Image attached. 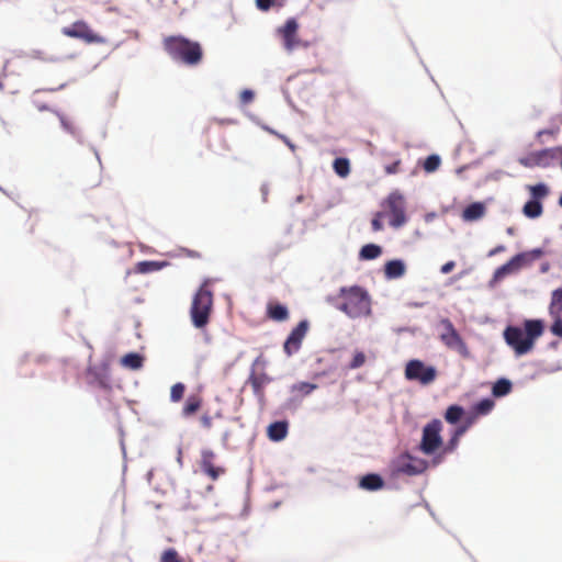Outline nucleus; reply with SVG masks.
I'll use <instances>...</instances> for the list:
<instances>
[{
    "mask_svg": "<svg viewBox=\"0 0 562 562\" xmlns=\"http://www.w3.org/2000/svg\"><path fill=\"white\" fill-rule=\"evenodd\" d=\"M36 108L41 112H46L47 111V112H52L53 113V110H56L55 108L50 106L47 103H36Z\"/></svg>",
    "mask_w": 562,
    "mask_h": 562,
    "instance_id": "nucleus-57",
    "label": "nucleus"
},
{
    "mask_svg": "<svg viewBox=\"0 0 562 562\" xmlns=\"http://www.w3.org/2000/svg\"><path fill=\"white\" fill-rule=\"evenodd\" d=\"M164 48L175 63L188 67H195L203 59L201 43L181 34L165 37Z\"/></svg>",
    "mask_w": 562,
    "mask_h": 562,
    "instance_id": "nucleus-3",
    "label": "nucleus"
},
{
    "mask_svg": "<svg viewBox=\"0 0 562 562\" xmlns=\"http://www.w3.org/2000/svg\"><path fill=\"white\" fill-rule=\"evenodd\" d=\"M559 160L558 146L544 147L536 150H531L524 156L517 158V162L528 169L532 168H551L557 165Z\"/></svg>",
    "mask_w": 562,
    "mask_h": 562,
    "instance_id": "nucleus-9",
    "label": "nucleus"
},
{
    "mask_svg": "<svg viewBox=\"0 0 562 562\" xmlns=\"http://www.w3.org/2000/svg\"><path fill=\"white\" fill-rule=\"evenodd\" d=\"M302 398L299 395L290 396L281 406V411L295 412L301 405Z\"/></svg>",
    "mask_w": 562,
    "mask_h": 562,
    "instance_id": "nucleus-44",
    "label": "nucleus"
},
{
    "mask_svg": "<svg viewBox=\"0 0 562 562\" xmlns=\"http://www.w3.org/2000/svg\"><path fill=\"white\" fill-rule=\"evenodd\" d=\"M215 458V453L211 449H203L201 451V461L200 468L201 471L212 479L213 481L217 480L224 472V468L220 465H214L213 460Z\"/></svg>",
    "mask_w": 562,
    "mask_h": 562,
    "instance_id": "nucleus-17",
    "label": "nucleus"
},
{
    "mask_svg": "<svg viewBox=\"0 0 562 562\" xmlns=\"http://www.w3.org/2000/svg\"><path fill=\"white\" fill-rule=\"evenodd\" d=\"M9 63H10L9 59H7L4 61L3 67L0 72V91H2L4 89L3 78H5L8 76L7 69H8Z\"/></svg>",
    "mask_w": 562,
    "mask_h": 562,
    "instance_id": "nucleus-52",
    "label": "nucleus"
},
{
    "mask_svg": "<svg viewBox=\"0 0 562 562\" xmlns=\"http://www.w3.org/2000/svg\"><path fill=\"white\" fill-rule=\"evenodd\" d=\"M513 391V382L506 376L494 380V400L507 396Z\"/></svg>",
    "mask_w": 562,
    "mask_h": 562,
    "instance_id": "nucleus-34",
    "label": "nucleus"
},
{
    "mask_svg": "<svg viewBox=\"0 0 562 562\" xmlns=\"http://www.w3.org/2000/svg\"><path fill=\"white\" fill-rule=\"evenodd\" d=\"M526 190L528 191L529 194L528 199L542 203L543 200L548 198L551 192L549 184L544 181H539L533 184H527Z\"/></svg>",
    "mask_w": 562,
    "mask_h": 562,
    "instance_id": "nucleus-29",
    "label": "nucleus"
},
{
    "mask_svg": "<svg viewBox=\"0 0 562 562\" xmlns=\"http://www.w3.org/2000/svg\"><path fill=\"white\" fill-rule=\"evenodd\" d=\"M260 126L263 131L268 132L271 135H274L276 137H277V134H280L278 131H276L274 128H272L271 126H269L267 124H260Z\"/></svg>",
    "mask_w": 562,
    "mask_h": 562,
    "instance_id": "nucleus-60",
    "label": "nucleus"
},
{
    "mask_svg": "<svg viewBox=\"0 0 562 562\" xmlns=\"http://www.w3.org/2000/svg\"><path fill=\"white\" fill-rule=\"evenodd\" d=\"M549 315L552 318V323L550 325L551 334L562 339V314L553 313Z\"/></svg>",
    "mask_w": 562,
    "mask_h": 562,
    "instance_id": "nucleus-43",
    "label": "nucleus"
},
{
    "mask_svg": "<svg viewBox=\"0 0 562 562\" xmlns=\"http://www.w3.org/2000/svg\"><path fill=\"white\" fill-rule=\"evenodd\" d=\"M551 269V263L549 261H542L539 266V272L541 274L548 273Z\"/></svg>",
    "mask_w": 562,
    "mask_h": 562,
    "instance_id": "nucleus-58",
    "label": "nucleus"
},
{
    "mask_svg": "<svg viewBox=\"0 0 562 562\" xmlns=\"http://www.w3.org/2000/svg\"><path fill=\"white\" fill-rule=\"evenodd\" d=\"M213 308V293L210 289L200 285L195 291L191 307L190 317L192 325L198 329H203L210 323V316Z\"/></svg>",
    "mask_w": 562,
    "mask_h": 562,
    "instance_id": "nucleus-6",
    "label": "nucleus"
},
{
    "mask_svg": "<svg viewBox=\"0 0 562 562\" xmlns=\"http://www.w3.org/2000/svg\"><path fill=\"white\" fill-rule=\"evenodd\" d=\"M266 315L271 321L282 323L289 319L290 311L286 304L279 301H270L266 306Z\"/></svg>",
    "mask_w": 562,
    "mask_h": 562,
    "instance_id": "nucleus-25",
    "label": "nucleus"
},
{
    "mask_svg": "<svg viewBox=\"0 0 562 562\" xmlns=\"http://www.w3.org/2000/svg\"><path fill=\"white\" fill-rule=\"evenodd\" d=\"M520 272L518 262L512 256L506 262L494 269V283L501 282L504 279L516 276Z\"/></svg>",
    "mask_w": 562,
    "mask_h": 562,
    "instance_id": "nucleus-27",
    "label": "nucleus"
},
{
    "mask_svg": "<svg viewBox=\"0 0 562 562\" xmlns=\"http://www.w3.org/2000/svg\"><path fill=\"white\" fill-rule=\"evenodd\" d=\"M160 562H184V560L175 548L169 547L161 552Z\"/></svg>",
    "mask_w": 562,
    "mask_h": 562,
    "instance_id": "nucleus-41",
    "label": "nucleus"
},
{
    "mask_svg": "<svg viewBox=\"0 0 562 562\" xmlns=\"http://www.w3.org/2000/svg\"><path fill=\"white\" fill-rule=\"evenodd\" d=\"M492 198H487L485 201H473L465 205L461 212V218L465 223H473L482 218L486 213V203Z\"/></svg>",
    "mask_w": 562,
    "mask_h": 562,
    "instance_id": "nucleus-19",
    "label": "nucleus"
},
{
    "mask_svg": "<svg viewBox=\"0 0 562 562\" xmlns=\"http://www.w3.org/2000/svg\"><path fill=\"white\" fill-rule=\"evenodd\" d=\"M261 364L262 367L267 366V360L262 357V355H259L252 362L250 368V373L247 379L246 383H249L251 386L254 384H258L260 387L265 389L267 384L273 381V378L270 376L265 371L257 373L256 372V366Z\"/></svg>",
    "mask_w": 562,
    "mask_h": 562,
    "instance_id": "nucleus-23",
    "label": "nucleus"
},
{
    "mask_svg": "<svg viewBox=\"0 0 562 562\" xmlns=\"http://www.w3.org/2000/svg\"><path fill=\"white\" fill-rule=\"evenodd\" d=\"M432 463L430 460L423 459L409 452L402 451L390 462V476L396 479L400 475L417 476L425 473Z\"/></svg>",
    "mask_w": 562,
    "mask_h": 562,
    "instance_id": "nucleus-5",
    "label": "nucleus"
},
{
    "mask_svg": "<svg viewBox=\"0 0 562 562\" xmlns=\"http://www.w3.org/2000/svg\"><path fill=\"white\" fill-rule=\"evenodd\" d=\"M383 254V247L375 243H367L361 246L358 252L360 261H371L378 259Z\"/></svg>",
    "mask_w": 562,
    "mask_h": 562,
    "instance_id": "nucleus-30",
    "label": "nucleus"
},
{
    "mask_svg": "<svg viewBox=\"0 0 562 562\" xmlns=\"http://www.w3.org/2000/svg\"><path fill=\"white\" fill-rule=\"evenodd\" d=\"M169 265L167 260H140L135 263L133 271L137 274H148L160 271Z\"/></svg>",
    "mask_w": 562,
    "mask_h": 562,
    "instance_id": "nucleus-28",
    "label": "nucleus"
},
{
    "mask_svg": "<svg viewBox=\"0 0 562 562\" xmlns=\"http://www.w3.org/2000/svg\"><path fill=\"white\" fill-rule=\"evenodd\" d=\"M437 217V213L435 211L427 212L424 215V220L426 223H431Z\"/></svg>",
    "mask_w": 562,
    "mask_h": 562,
    "instance_id": "nucleus-59",
    "label": "nucleus"
},
{
    "mask_svg": "<svg viewBox=\"0 0 562 562\" xmlns=\"http://www.w3.org/2000/svg\"><path fill=\"white\" fill-rule=\"evenodd\" d=\"M277 137L281 139L290 148L291 151H295L296 145L286 135L277 134Z\"/></svg>",
    "mask_w": 562,
    "mask_h": 562,
    "instance_id": "nucleus-50",
    "label": "nucleus"
},
{
    "mask_svg": "<svg viewBox=\"0 0 562 562\" xmlns=\"http://www.w3.org/2000/svg\"><path fill=\"white\" fill-rule=\"evenodd\" d=\"M560 132V128L559 126H550V127H544V128H541L539 130L536 135H535V138L537 142L539 143H543V139L542 137L548 135V136H554L557 135L558 133Z\"/></svg>",
    "mask_w": 562,
    "mask_h": 562,
    "instance_id": "nucleus-45",
    "label": "nucleus"
},
{
    "mask_svg": "<svg viewBox=\"0 0 562 562\" xmlns=\"http://www.w3.org/2000/svg\"><path fill=\"white\" fill-rule=\"evenodd\" d=\"M371 301L369 291L359 284L340 286L337 295L326 296L328 304L352 319L370 316L372 313Z\"/></svg>",
    "mask_w": 562,
    "mask_h": 562,
    "instance_id": "nucleus-2",
    "label": "nucleus"
},
{
    "mask_svg": "<svg viewBox=\"0 0 562 562\" xmlns=\"http://www.w3.org/2000/svg\"><path fill=\"white\" fill-rule=\"evenodd\" d=\"M289 428L290 422L288 419H276L268 424L266 434L270 441L281 442L288 437Z\"/></svg>",
    "mask_w": 562,
    "mask_h": 562,
    "instance_id": "nucleus-20",
    "label": "nucleus"
},
{
    "mask_svg": "<svg viewBox=\"0 0 562 562\" xmlns=\"http://www.w3.org/2000/svg\"><path fill=\"white\" fill-rule=\"evenodd\" d=\"M442 416L451 427H457L464 423L468 417V411L461 404L452 403L447 406Z\"/></svg>",
    "mask_w": 562,
    "mask_h": 562,
    "instance_id": "nucleus-24",
    "label": "nucleus"
},
{
    "mask_svg": "<svg viewBox=\"0 0 562 562\" xmlns=\"http://www.w3.org/2000/svg\"><path fill=\"white\" fill-rule=\"evenodd\" d=\"M311 323L307 318H302L288 334L283 341V352L286 357L297 353L302 347L303 340L310 329Z\"/></svg>",
    "mask_w": 562,
    "mask_h": 562,
    "instance_id": "nucleus-14",
    "label": "nucleus"
},
{
    "mask_svg": "<svg viewBox=\"0 0 562 562\" xmlns=\"http://www.w3.org/2000/svg\"><path fill=\"white\" fill-rule=\"evenodd\" d=\"M384 214L382 212H376L371 220V228L373 232H380L384 228L383 223Z\"/></svg>",
    "mask_w": 562,
    "mask_h": 562,
    "instance_id": "nucleus-47",
    "label": "nucleus"
},
{
    "mask_svg": "<svg viewBox=\"0 0 562 562\" xmlns=\"http://www.w3.org/2000/svg\"><path fill=\"white\" fill-rule=\"evenodd\" d=\"M401 160H395L391 164L385 165L384 170L387 175H395L400 171Z\"/></svg>",
    "mask_w": 562,
    "mask_h": 562,
    "instance_id": "nucleus-49",
    "label": "nucleus"
},
{
    "mask_svg": "<svg viewBox=\"0 0 562 562\" xmlns=\"http://www.w3.org/2000/svg\"><path fill=\"white\" fill-rule=\"evenodd\" d=\"M260 193H261V199H262V202H267L268 200V194H269V186L267 182H263L260 187Z\"/></svg>",
    "mask_w": 562,
    "mask_h": 562,
    "instance_id": "nucleus-56",
    "label": "nucleus"
},
{
    "mask_svg": "<svg viewBox=\"0 0 562 562\" xmlns=\"http://www.w3.org/2000/svg\"><path fill=\"white\" fill-rule=\"evenodd\" d=\"M358 487L367 492H379L383 488H397L396 485L386 484L379 472H367L358 476Z\"/></svg>",
    "mask_w": 562,
    "mask_h": 562,
    "instance_id": "nucleus-16",
    "label": "nucleus"
},
{
    "mask_svg": "<svg viewBox=\"0 0 562 562\" xmlns=\"http://www.w3.org/2000/svg\"><path fill=\"white\" fill-rule=\"evenodd\" d=\"M505 250H506L505 245L499 244V245L494 246V255L501 254Z\"/></svg>",
    "mask_w": 562,
    "mask_h": 562,
    "instance_id": "nucleus-63",
    "label": "nucleus"
},
{
    "mask_svg": "<svg viewBox=\"0 0 562 562\" xmlns=\"http://www.w3.org/2000/svg\"><path fill=\"white\" fill-rule=\"evenodd\" d=\"M468 417L464 423L472 427L481 417L492 413V393L473 402L468 408Z\"/></svg>",
    "mask_w": 562,
    "mask_h": 562,
    "instance_id": "nucleus-15",
    "label": "nucleus"
},
{
    "mask_svg": "<svg viewBox=\"0 0 562 562\" xmlns=\"http://www.w3.org/2000/svg\"><path fill=\"white\" fill-rule=\"evenodd\" d=\"M477 165V161H473V162H470V164H465V165H462V166H459L457 169H456V173L458 176H461L465 170L474 167Z\"/></svg>",
    "mask_w": 562,
    "mask_h": 562,
    "instance_id": "nucleus-54",
    "label": "nucleus"
},
{
    "mask_svg": "<svg viewBox=\"0 0 562 562\" xmlns=\"http://www.w3.org/2000/svg\"><path fill=\"white\" fill-rule=\"evenodd\" d=\"M443 425L441 419L431 418L422 428V438L415 449L425 456L430 457L432 468L443 462V437L441 435Z\"/></svg>",
    "mask_w": 562,
    "mask_h": 562,
    "instance_id": "nucleus-4",
    "label": "nucleus"
},
{
    "mask_svg": "<svg viewBox=\"0 0 562 562\" xmlns=\"http://www.w3.org/2000/svg\"><path fill=\"white\" fill-rule=\"evenodd\" d=\"M252 393L256 396L260 407H263L266 405V397H265V389L260 387L258 384H254L251 386Z\"/></svg>",
    "mask_w": 562,
    "mask_h": 562,
    "instance_id": "nucleus-48",
    "label": "nucleus"
},
{
    "mask_svg": "<svg viewBox=\"0 0 562 562\" xmlns=\"http://www.w3.org/2000/svg\"><path fill=\"white\" fill-rule=\"evenodd\" d=\"M547 249L541 247H535L532 249L518 251L514 255L516 261L518 262L520 271L525 268H528L532 266V263L539 259H541L543 256L547 255Z\"/></svg>",
    "mask_w": 562,
    "mask_h": 562,
    "instance_id": "nucleus-21",
    "label": "nucleus"
},
{
    "mask_svg": "<svg viewBox=\"0 0 562 562\" xmlns=\"http://www.w3.org/2000/svg\"><path fill=\"white\" fill-rule=\"evenodd\" d=\"M177 462L179 463L180 467L183 465V463H182V449H181V447H178V450H177Z\"/></svg>",
    "mask_w": 562,
    "mask_h": 562,
    "instance_id": "nucleus-64",
    "label": "nucleus"
},
{
    "mask_svg": "<svg viewBox=\"0 0 562 562\" xmlns=\"http://www.w3.org/2000/svg\"><path fill=\"white\" fill-rule=\"evenodd\" d=\"M29 358H30V353H29V352H24V353L19 358V361H18L19 366H23L24 363H26V362H27V360H29Z\"/></svg>",
    "mask_w": 562,
    "mask_h": 562,
    "instance_id": "nucleus-61",
    "label": "nucleus"
},
{
    "mask_svg": "<svg viewBox=\"0 0 562 562\" xmlns=\"http://www.w3.org/2000/svg\"><path fill=\"white\" fill-rule=\"evenodd\" d=\"M546 326L542 318H524L519 325L508 324L503 337L515 356L522 357L532 351L537 340L544 334Z\"/></svg>",
    "mask_w": 562,
    "mask_h": 562,
    "instance_id": "nucleus-1",
    "label": "nucleus"
},
{
    "mask_svg": "<svg viewBox=\"0 0 562 562\" xmlns=\"http://www.w3.org/2000/svg\"><path fill=\"white\" fill-rule=\"evenodd\" d=\"M441 157L439 154L432 153L427 155L423 160L419 159L418 164L423 167L426 173H434L441 166Z\"/></svg>",
    "mask_w": 562,
    "mask_h": 562,
    "instance_id": "nucleus-35",
    "label": "nucleus"
},
{
    "mask_svg": "<svg viewBox=\"0 0 562 562\" xmlns=\"http://www.w3.org/2000/svg\"><path fill=\"white\" fill-rule=\"evenodd\" d=\"M286 0H255V5L257 10L261 12H268L273 7L282 8L284 7Z\"/></svg>",
    "mask_w": 562,
    "mask_h": 562,
    "instance_id": "nucleus-39",
    "label": "nucleus"
},
{
    "mask_svg": "<svg viewBox=\"0 0 562 562\" xmlns=\"http://www.w3.org/2000/svg\"><path fill=\"white\" fill-rule=\"evenodd\" d=\"M366 360H367L366 353L362 350L356 349L352 355L351 360L348 363V369H350V370L359 369L366 363Z\"/></svg>",
    "mask_w": 562,
    "mask_h": 562,
    "instance_id": "nucleus-42",
    "label": "nucleus"
},
{
    "mask_svg": "<svg viewBox=\"0 0 562 562\" xmlns=\"http://www.w3.org/2000/svg\"><path fill=\"white\" fill-rule=\"evenodd\" d=\"M382 270L385 280H398L406 274L407 265L402 258H392L384 262Z\"/></svg>",
    "mask_w": 562,
    "mask_h": 562,
    "instance_id": "nucleus-18",
    "label": "nucleus"
},
{
    "mask_svg": "<svg viewBox=\"0 0 562 562\" xmlns=\"http://www.w3.org/2000/svg\"><path fill=\"white\" fill-rule=\"evenodd\" d=\"M381 205L387 211L389 225L392 228L398 229L407 223L405 198L400 190L391 191Z\"/></svg>",
    "mask_w": 562,
    "mask_h": 562,
    "instance_id": "nucleus-8",
    "label": "nucleus"
},
{
    "mask_svg": "<svg viewBox=\"0 0 562 562\" xmlns=\"http://www.w3.org/2000/svg\"><path fill=\"white\" fill-rule=\"evenodd\" d=\"M48 360V357L46 355H38L35 358V362L38 364H44Z\"/></svg>",
    "mask_w": 562,
    "mask_h": 562,
    "instance_id": "nucleus-62",
    "label": "nucleus"
},
{
    "mask_svg": "<svg viewBox=\"0 0 562 562\" xmlns=\"http://www.w3.org/2000/svg\"><path fill=\"white\" fill-rule=\"evenodd\" d=\"M85 375L88 385L98 387L105 393L112 392L111 368L108 358H104L99 364H95L92 362V353H90Z\"/></svg>",
    "mask_w": 562,
    "mask_h": 562,
    "instance_id": "nucleus-7",
    "label": "nucleus"
},
{
    "mask_svg": "<svg viewBox=\"0 0 562 562\" xmlns=\"http://www.w3.org/2000/svg\"><path fill=\"white\" fill-rule=\"evenodd\" d=\"M404 375L408 381H415L422 385H429L436 380L438 370L432 364H427L420 359L413 358L406 362Z\"/></svg>",
    "mask_w": 562,
    "mask_h": 562,
    "instance_id": "nucleus-10",
    "label": "nucleus"
},
{
    "mask_svg": "<svg viewBox=\"0 0 562 562\" xmlns=\"http://www.w3.org/2000/svg\"><path fill=\"white\" fill-rule=\"evenodd\" d=\"M67 83L64 82L61 85H59L58 87H55V88H44V89H37L35 90L34 93H38V92H56V91H60V90H64L66 88Z\"/></svg>",
    "mask_w": 562,
    "mask_h": 562,
    "instance_id": "nucleus-53",
    "label": "nucleus"
},
{
    "mask_svg": "<svg viewBox=\"0 0 562 562\" xmlns=\"http://www.w3.org/2000/svg\"><path fill=\"white\" fill-rule=\"evenodd\" d=\"M119 363L124 369L138 371L145 364V356L138 351H128L120 357Z\"/></svg>",
    "mask_w": 562,
    "mask_h": 562,
    "instance_id": "nucleus-26",
    "label": "nucleus"
},
{
    "mask_svg": "<svg viewBox=\"0 0 562 562\" xmlns=\"http://www.w3.org/2000/svg\"><path fill=\"white\" fill-rule=\"evenodd\" d=\"M300 23L295 16H290L285 22L276 29V35L281 40L283 48L292 53L295 48L307 47L308 42L299 37Z\"/></svg>",
    "mask_w": 562,
    "mask_h": 562,
    "instance_id": "nucleus-11",
    "label": "nucleus"
},
{
    "mask_svg": "<svg viewBox=\"0 0 562 562\" xmlns=\"http://www.w3.org/2000/svg\"><path fill=\"white\" fill-rule=\"evenodd\" d=\"M61 33L68 37L81 40L87 44H103L106 42L105 37L95 33L83 20H77L70 25L64 26Z\"/></svg>",
    "mask_w": 562,
    "mask_h": 562,
    "instance_id": "nucleus-13",
    "label": "nucleus"
},
{
    "mask_svg": "<svg viewBox=\"0 0 562 562\" xmlns=\"http://www.w3.org/2000/svg\"><path fill=\"white\" fill-rule=\"evenodd\" d=\"M454 267H456V262L453 260H449L440 267V272L442 274H448L454 269Z\"/></svg>",
    "mask_w": 562,
    "mask_h": 562,
    "instance_id": "nucleus-51",
    "label": "nucleus"
},
{
    "mask_svg": "<svg viewBox=\"0 0 562 562\" xmlns=\"http://www.w3.org/2000/svg\"><path fill=\"white\" fill-rule=\"evenodd\" d=\"M440 323L443 326V331L440 334L442 344L450 350L457 351L462 357L468 358L470 356L468 346L456 329L453 323L447 317L442 318Z\"/></svg>",
    "mask_w": 562,
    "mask_h": 562,
    "instance_id": "nucleus-12",
    "label": "nucleus"
},
{
    "mask_svg": "<svg viewBox=\"0 0 562 562\" xmlns=\"http://www.w3.org/2000/svg\"><path fill=\"white\" fill-rule=\"evenodd\" d=\"M256 93L250 88H245L239 92V102L241 105H247L255 100Z\"/></svg>",
    "mask_w": 562,
    "mask_h": 562,
    "instance_id": "nucleus-46",
    "label": "nucleus"
},
{
    "mask_svg": "<svg viewBox=\"0 0 562 562\" xmlns=\"http://www.w3.org/2000/svg\"><path fill=\"white\" fill-rule=\"evenodd\" d=\"M521 213L528 220H537L543 214V203L527 199L521 207Z\"/></svg>",
    "mask_w": 562,
    "mask_h": 562,
    "instance_id": "nucleus-31",
    "label": "nucleus"
},
{
    "mask_svg": "<svg viewBox=\"0 0 562 562\" xmlns=\"http://www.w3.org/2000/svg\"><path fill=\"white\" fill-rule=\"evenodd\" d=\"M201 425L204 427V428H211L212 427V417L207 414H203L201 416Z\"/></svg>",
    "mask_w": 562,
    "mask_h": 562,
    "instance_id": "nucleus-55",
    "label": "nucleus"
},
{
    "mask_svg": "<svg viewBox=\"0 0 562 562\" xmlns=\"http://www.w3.org/2000/svg\"><path fill=\"white\" fill-rule=\"evenodd\" d=\"M471 427L463 423L460 426L451 427L449 429V438L442 446L443 460L447 454L454 452L459 446L460 439Z\"/></svg>",
    "mask_w": 562,
    "mask_h": 562,
    "instance_id": "nucleus-22",
    "label": "nucleus"
},
{
    "mask_svg": "<svg viewBox=\"0 0 562 562\" xmlns=\"http://www.w3.org/2000/svg\"><path fill=\"white\" fill-rule=\"evenodd\" d=\"M202 406V398L199 395L190 394L184 402L181 415L188 418L194 415Z\"/></svg>",
    "mask_w": 562,
    "mask_h": 562,
    "instance_id": "nucleus-33",
    "label": "nucleus"
},
{
    "mask_svg": "<svg viewBox=\"0 0 562 562\" xmlns=\"http://www.w3.org/2000/svg\"><path fill=\"white\" fill-rule=\"evenodd\" d=\"M187 386L182 382H177L170 387V402L178 403L180 402L186 393Z\"/></svg>",
    "mask_w": 562,
    "mask_h": 562,
    "instance_id": "nucleus-40",
    "label": "nucleus"
},
{
    "mask_svg": "<svg viewBox=\"0 0 562 562\" xmlns=\"http://www.w3.org/2000/svg\"><path fill=\"white\" fill-rule=\"evenodd\" d=\"M53 113L58 117L61 128L82 144L80 131L74 126L67 116L60 110H53Z\"/></svg>",
    "mask_w": 562,
    "mask_h": 562,
    "instance_id": "nucleus-32",
    "label": "nucleus"
},
{
    "mask_svg": "<svg viewBox=\"0 0 562 562\" xmlns=\"http://www.w3.org/2000/svg\"><path fill=\"white\" fill-rule=\"evenodd\" d=\"M553 313L562 314V286L557 288L551 292L549 314Z\"/></svg>",
    "mask_w": 562,
    "mask_h": 562,
    "instance_id": "nucleus-38",
    "label": "nucleus"
},
{
    "mask_svg": "<svg viewBox=\"0 0 562 562\" xmlns=\"http://www.w3.org/2000/svg\"><path fill=\"white\" fill-rule=\"evenodd\" d=\"M331 167L334 172L340 178L348 177L351 171L350 160L344 156L335 157Z\"/></svg>",
    "mask_w": 562,
    "mask_h": 562,
    "instance_id": "nucleus-36",
    "label": "nucleus"
},
{
    "mask_svg": "<svg viewBox=\"0 0 562 562\" xmlns=\"http://www.w3.org/2000/svg\"><path fill=\"white\" fill-rule=\"evenodd\" d=\"M317 389H318V384H316V383H313L310 381H299L296 383H293L289 390L291 393H295V392L300 393L301 398H302L304 396L312 394Z\"/></svg>",
    "mask_w": 562,
    "mask_h": 562,
    "instance_id": "nucleus-37",
    "label": "nucleus"
}]
</instances>
